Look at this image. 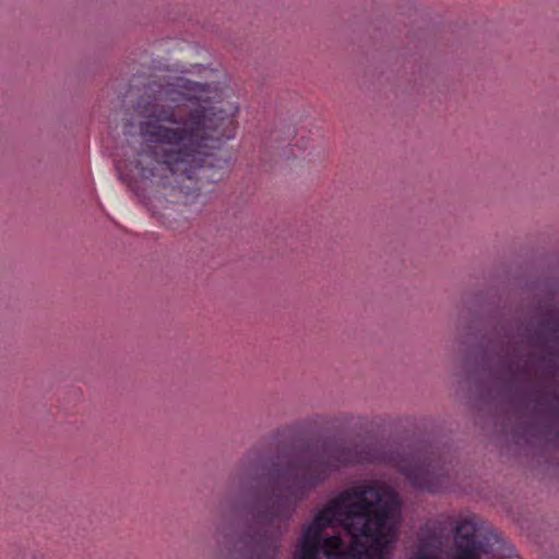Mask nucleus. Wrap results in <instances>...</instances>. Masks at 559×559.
Instances as JSON below:
<instances>
[{
	"label": "nucleus",
	"instance_id": "1",
	"mask_svg": "<svg viewBox=\"0 0 559 559\" xmlns=\"http://www.w3.org/2000/svg\"><path fill=\"white\" fill-rule=\"evenodd\" d=\"M237 110L230 103H211L207 91L174 105H143L144 144L132 159L116 160L119 178L133 190L140 182L156 188L171 204L189 203L205 182L223 178L231 157L223 145L235 138Z\"/></svg>",
	"mask_w": 559,
	"mask_h": 559
},
{
	"label": "nucleus",
	"instance_id": "2",
	"mask_svg": "<svg viewBox=\"0 0 559 559\" xmlns=\"http://www.w3.org/2000/svg\"><path fill=\"white\" fill-rule=\"evenodd\" d=\"M371 460L367 453L329 445L302 455L282 453L271 462L250 465L259 492L250 508L252 523L241 536L246 559H280L281 537L298 503L341 466Z\"/></svg>",
	"mask_w": 559,
	"mask_h": 559
},
{
	"label": "nucleus",
	"instance_id": "3",
	"mask_svg": "<svg viewBox=\"0 0 559 559\" xmlns=\"http://www.w3.org/2000/svg\"><path fill=\"white\" fill-rule=\"evenodd\" d=\"M309 544L314 559H384V487L360 484L331 499L304 531L296 559Z\"/></svg>",
	"mask_w": 559,
	"mask_h": 559
},
{
	"label": "nucleus",
	"instance_id": "4",
	"mask_svg": "<svg viewBox=\"0 0 559 559\" xmlns=\"http://www.w3.org/2000/svg\"><path fill=\"white\" fill-rule=\"evenodd\" d=\"M476 524L469 518L460 521L455 527L453 554L449 559H486L492 550L489 539L485 542L476 535ZM439 523H428L419 533V542L414 559H440Z\"/></svg>",
	"mask_w": 559,
	"mask_h": 559
},
{
	"label": "nucleus",
	"instance_id": "5",
	"mask_svg": "<svg viewBox=\"0 0 559 559\" xmlns=\"http://www.w3.org/2000/svg\"><path fill=\"white\" fill-rule=\"evenodd\" d=\"M400 472L417 489L438 492L447 484L449 468L439 449L428 447L402 457Z\"/></svg>",
	"mask_w": 559,
	"mask_h": 559
},
{
	"label": "nucleus",
	"instance_id": "6",
	"mask_svg": "<svg viewBox=\"0 0 559 559\" xmlns=\"http://www.w3.org/2000/svg\"><path fill=\"white\" fill-rule=\"evenodd\" d=\"M156 86V83H153V86L150 87V90L154 93L153 100H140L138 104V111L141 116V109L142 106L148 103H159V104H166L170 103L169 105H174L177 103L185 102L189 95H193L194 93H205L206 88L204 85L193 82H188L182 87L186 90V92H181L175 88L173 84H159L158 88H154Z\"/></svg>",
	"mask_w": 559,
	"mask_h": 559
},
{
	"label": "nucleus",
	"instance_id": "7",
	"mask_svg": "<svg viewBox=\"0 0 559 559\" xmlns=\"http://www.w3.org/2000/svg\"><path fill=\"white\" fill-rule=\"evenodd\" d=\"M385 523H386V559L390 556V548L399 536L401 524V500L395 490L386 484L385 491Z\"/></svg>",
	"mask_w": 559,
	"mask_h": 559
},
{
	"label": "nucleus",
	"instance_id": "8",
	"mask_svg": "<svg viewBox=\"0 0 559 559\" xmlns=\"http://www.w3.org/2000/svg\"><path fill=\"white\" fill-rule=\"evenodd\" d=\"M503 370L510 380H515L520 374H526L527 368L521 365L516 355L503 357L501 359Z\"/></svg>",
	"mask_w": 559,
	"mask_h": 559
},
{
	"label": "nucleus",
	"instance_id": "9",
	"mask_svg": "<svg viewBox=\"0 0 559 559\" xmlns=\"http://www.w3.org/2000/svg\"><path fill=\"white\" fill-rule=\"evenodd\" d=\"M542 326L549 330L550 332L552 333H556L559 331V322L555 319H545L543 322H542Z\"/></svg>",
	"mask_w": 559,
	"mask_h": 559
},
{
	"label": "nucleus",
	"instance_id": "10",
	"mask_svg": "<svg viewBox=\"0 0 559 559\" xmlns=\"http://www.w3.org/2000/svg\"><path fill=\"white\" fill-rule=\"evenodd\" d=\"M314 546L311 544H309L307 546V550H306V558L305 559H314Z\"/></svg>",
	"mask_w": 559,
	"mask_h": 559
},
{
	"label": "nucleus",
	"instance_id": "11",
	"mask_svg": "<svg viewBox=\"0 0 559 559\" xmlns=\"http://www.w3.org/2000/svg\"><path fill=\"white\" fill-rule=\"evenodd\" d=\"M165 210H166L167 212L163 213L162 215H163L164 217H166V218H169V217L174 216V214L176 213V211H175V210H173V209L165 207Z\"/></svg>",
	"mask_w": 559,
	"mask_h": 559
},
{
	"label": "nucleus",
	"instance_id": "12",
	"mask_svg": "<svg viewBox=\"0 0 559 559\" xmlns=\"http://www.w3.org/2000/svg\"><path fill=\"white\" fill-rule=\"evenodd\" d=\"M511 555V550H509L508 552H502V554H499L498 556H501V557H507V556H510Z\"/></svg>",
	"mask_w": 559,
	"mask_h": 559
},
{
	"label": "nucleus",
	"instance_id": "13",
	"mask_svg": "<svg viewBox=\"0 0 559 559\" xmlns=\"http://www.w3.org/2000/svg\"><path fill=\"white\" fill-rule=\"evenodd\" d=\"M385 460H386V466H388L390 464V462H391V457H390L388 452H386Z\"/></svg>",
	"mask_w": 559,
	"mask_h": 559
},
{
	"label": "nucleus",
	"instance_id": "14",
	"mask_svg": "<svg viewBox=\"0 0 559 559\" xmlns=\"http://www.w3.org/2000/svg\"><path fill=\"white\" fill-rule=\"evenodd\" d=\"M168 227H169V228H174V229L176 228L175 226H173V224H171V223H169V224H168Z\"/></svg>",
	"mask_w": 559,
	"mask_h": 559
}]
</instances>
